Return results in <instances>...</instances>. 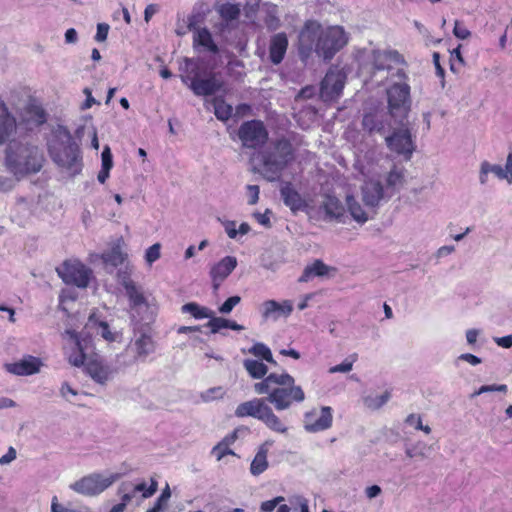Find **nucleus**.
I'll return each mask as SVG.
<instances>
[{
    "mask_svg": "<svg viewBox=\"0 0 512 512\" xmlns=\"http://www.w3.org/2000/svg\"><path fill=\"white\" fill-rule=\"evenodd\" d=\"M241 302V297L238 295L231 296L219 307V312L222 314L230 313L233 308Z\"/></svg>",
    "mask_w": 512,
    "mask_h": 512,
    "instance_id": "nucleus-48",
    "label": "nucleus"
},
{
    "mask_svg": "<svg viewBox=\"0 0 512 512\" xmlns=\"http://www.w3.org/2000/svg\"><path fill=\"white\" fill-rule=\"evenodd\" d=\"M101 157H102V167L101 168L111 170V168L113 166V159H112V154H111L109 147H105L103 149Z\"/></svg>",
    "mask_w": 512,
    "mask_h": 512,
    "instance_id": "nucleus-56",
    "label": "nucleus"
},
{
    "mask_svg": "<svg viewBox=\"0 0 512 512\" xmlns=\"http://www.w3.org/2000/svg\"><path fill=\"white\" fill-rule=\"evenodd\" d=\"M156 348V343L150 328L141 329L135 333V337L131 340L127 347V351L133 352V360L125 362L126 365L133 364L138 360H145L148 355L153 353Z\"/></svg>",
    "mask_w": 512,
    "mask_h": 512,
    "instance_id": "nucleus-11",
    "label": "nucleus"
},
{
    "mask_svg": "<svg viewBox=\"0 0 512 512\" xmlns=\"http://www.w3.org/2000/svg\"><path fill=\"white\" fill-rule=\"evenodd\" d=\"M193 44L194 47L202 46L213 54H217L219 52V48L213 41L212 35L207 28H201L196 31L193 37Z\"/></svg>",
    "mask_w": 512,
    "mask_h": 512,
    "instance_id": "nucleus-33",
    "label": "nucleus"
},
{
    "mask_svg": "<svg viewBox=\"0 0 512 512\" xmlns=\"http://www.w3.org/2000/svg\"><path fill=\"white\" fill-rule=\"evenodd\" d=\"M248 194H249V200L248 203L250 205H254L258 202L259 199V186L257 185H248L247 186Z\"/></svg>",
    "mask_w": 512,
    "mask_h": 512,
    "instance_id": "nucleus-58",
    "label": "nucleus"
},
{
    "mask_svg": "<svg viewBox=\"0 0 512 512\" xmlns=\"http://www.w3.org/2000/svg\"><path fill=\"white\" fill-rule=\"evenodd\" d=\"M71 339L74 341V347L68 354V361L75 367L86 365L90 360L88 355L93 351V343L91 337H78L75 331H67Z\"/></svg>",
    "mask_w": 512,
    "mask_h": 512,
    "instance_id": "nucleus-15",
    "label": "nucleus"
},
{
    "mask_svg": "<svg viewBox=\"0 0 512 512\" xmlns=\"http://www.w3.org/2000/svg\"><path fill=\"white\" fill-rule=\"evenodd\" d=\"M44 162L45 158L39 147L17 141L8 144L5 166L17 179L38 173Z\"/></svg>",
    "mask_w": 512,
    "mask_h": 512,
    "instance_id": "nucleus-3",
    "label": "nucleus"
},
{
    "mask_svg": "<svg viewBox=\"0 0 512 512\" xmlns=\"http://www.w3.org/2000/svg\"><path fill=\"white\" fill-rule=\"evenodd\" d=\"M160 250L161 245L159 243L153 244L146 250L145 260L149 265H151L160 258Z\"/></svg>",
    "mask_w": 512,
    "mask_h": 512,
    "instance_id": "nucleus-49",
    "label": "nucleus"
},
{
    "mask_svg": "<svg viewBox=\"0 0 512 512\" xmlns=\"http://www.w3.org/2000/svg\"><path fill=\"white\" fill-rule=\"evenodd\" d=\"M386 182L387 186L393 188L402 185L404 182V170L394 166L388 173Z\"/></svg>",
    "mask_w": 512,
    "mask_h": 512,
    "instance_id": "nucleus-43",
    "label": "nucleus"
},
{
    "mask_svg": "<svg viewBox=\"0 0 512 512\" xmlns=\"http://www.w3.org/2000/svg\"><path fill=\"white\" fill-rule=\"evenodd\" d=\"M120 477L121 474L119 473H111L108 476H103L100 473H92L76 481L71 485V488L77 493L95 496L109 488Z\"/></svg>",
    "mask_w": 512,
    "mask_h": 512,
    "instance_id": "nucleus-10",
    "label": "nucleus"
},
{
    "mask_svg": "<svg viewBox=\"0 0 512 512\" xmlns=\"http://www.w3.org/2000/svg\"><path fill=\"white\" fill-rule=\"evenodd\" d=\"M386 144L390 150L403 155L406 160L411 158L414 151V144L408 128L394 131L392 135L386 137Z\"/></svg>",
    "mask_w": 512,
    "mask_h": 512,
    "instance_id": "nucleus-16",
    "label": "nucleus"
},
{
    "mask_svg": "<svg viewBox=\"0 0 512 512\" xmlns=\"http://www.w3.org/2000/svg\"><path fill=\"white\" fill-rule=\"evenodd\" d=\"M240 431V428H235L231 433L227 434L220 442L224 445V446H228L229 448H231V446L237 441Z\"/></svg>",
    "mask_w": 512,
    "mask_h": 512,
    "instance_id": "nucleus-57",
    "label": "nucleus"
},
{
    "mask_svg": "<svg viewBox=\"0 0 512 512\" xmlns=\"http://www.w3.org/2000/svg\"><path fill=\"white\" fill-rule=\"evenodd\" d=\"M348 42V36L341 26L324 28L315 20H307L299 33L298 49L302 57L315 52L324 60H331Z\"/></svg>",
    "mask_w": 512,
    "mask_h": 512,
    "instance_id": "nucleus-1",
    "label": "nucleus"
},
{
    "mask_svg": "<svg viewBox=\"0 0 512 512\" xmlns=\"http://www.w3.org/2000/svg\"><path fill=\"white\" fill-rule=\"evenodd\" d=\"M244 368L253 379H264L268 372V367L257 360L245 359L243 362Z\"/></svg>",
    "mask_w": 512,
    "mask_h": 512,
    "instance_id": "nucleus-36",
    "label": "nucleus"
},
{
    "mask_svg": "<svg viewBox=\"0 0 512 512\" xmlns=\"http://www.w3.org/2000/svg\"><path fill=\"white\" fill-rule=\"evenodd\" d=\"M356 360V355L352 360L345 359L342 363L329 368V373H346L352 370L353 362Z\"/></svg>",
    "mask_w": 512,
    "mask_h": 512,
    "instance_id": "nucleus-51",
    "label": "nucleus"
},
{
    "mask_svg": "<svg viewBox=\"0 0 512 512\" xmlns=\"http://www.w3.org/2000/svg\"><path fill=\"white\" fill-rule=\"evenodd\" d=\"M363 201L369 207H375L383 198V186L379 181H367L362 187Z\"/></svg>",
    "mask_w": 512,
    "mask_h": 512,
    "instance_id": "nucleus-24",
    "label": "nucleus"
},
{
    "mask_svg": "<svg viewBox=\"0 0 512 512\" xmlns=\"http://www.w3.org/2000/svg\"><path fill=\"white\" fill-rule=\"evenodd\" d=\"M86 371L94 381L100 384H105L112 375L111 369L97 359H90L87 362Z\"/></svg>",
    "mask_w": 512,
    "mask_h": 512,
    "instance_id": "nucleus-26",
    "label": "nucleus"
},
{
    "mask_svg": "<svg viewBox=\"0 0 512 512\" xmlns=\"http://www.w3.org/2000/svg\"><path fill=\"white\" fill-rule=\"evenodd\" d=\"M251 354L254 356L267 361L268 363H271L273 365H276V361L273 358L272 352L268 346H266L264 343H255L249 350Z\"/></svg>",
    "mask_w": 512,
    "mask_h": 512,
    "instance_id": "nucleus-41",
    "label": "nucleus"
},
{
    "mask_svg": "<svg viewBox=\"0 0 512 512\" xmlns=\"http://www.w3.org/2000/svg\"><path fill=\"white\" fill-rule=\"evenodd\" d=\"M211 455L214 456L217 461H220L227 455L236 456V453L228 446H224L221 442H218L211 449Z\"/></svg>",
    "mask_w": 512,
    "mask_h": 512,
    "instance_id": "nucleus-47",
    "label": "nucleus"
},
{
    "mask_svg": "<svg viewBox=\"0 0 512 512\" xmlns=\"http://www.w3.org/2000/svg\"><path fill=\"white\" fill-rule=\"evenodd\" d=\"M330 270L335 268L327 266L322 260H315L311 265H307L299 278V282H308L315 276H325Z\"/></svg>",
    "mask_w": 512,
    "mask_h": 512,
    "instance_id": "nucleus-30",
    "label": "nucleus"
},
{
    "mask_svg": "<svg viewBox=\"0 0 512 512\" xmlns=\"http://www.w3.org/2000/svg\"><path fill=\"white\" fill-rule=\"evenodd\" d=\"M48 152L53 162L71 176L82 171L81 151L69 131L65 130L52 140L48 145Z\"/></svg>",
    "mask_w": 512,
    "mask_h": 512,
    "instance_id": "nucleus-5",
    "label": "nucleus"
},
{
    "mask_svg": "<svg viewBox=\"0 0 512 512\" xmlns=\"http://www.w3.org/2000/svg\"><path fill=\"white\" fill-rule=\"evenodd\" d=\"M288 49V38L286 33L279 32L274 34L269 43V59L270 61L278 65L280 64Z\"/></svg>",
    "mask_w": 512,
    "mask_h": 512,
    "instance_id": "nucleus-21",
    "label": "nucleus"
},
{
    "mask_svg": "<svg viewBox=\"0 0 512 512\" xmlns=\"http://www.w3.org/2000/svg\"><path fill=\"white\" fill-rule=\"evenodd\" d=\"M42 362L34 356H27L20 361L7 364V370L15 375L28 376L39 372Z\"/></svg>",
    "mask_w": 512,
    "mask_h": 512,
    "instance_id": "nucleus-19",
    "label": "nucleus"
},
{
    "mask_svg": "<svg viewBox=\"0 0 512 512\" xmlns=\"http://www.w3.org/2000/svg\"><path fill=\"white\" fill-rule=\"evenodd\" d=\"M505 171L508 175V182H512V152L508 154L506 165H505Z\"/></svg>",
    "mask_w": 512,
    "mask_h": 512,
    "instance_id": "nucleus-64",
    "label": "nucleus"
},
{
    "mask_svg": "<svg viewBox=\"0 0 512 512\" xmlns=\"http://www.w3.org/2000/svg\"><path fill=\"white\" fill-rule=\"evenodd\" d=\"M14 187V182L8 177L0 176V191L8 192Z\"/></svg>",
    "mask_w": 512,
    "mask_h": 512,
    "instance_id": "nucleus-59",
    "label": "nucleus"
},
{
    "mask_svg": "<svg viewBox=\"0 0 512 512\" xmlns=\"http://www.w3.org/2000/svg\"><path fill=\"white\" fill-rule=\"evenodd\" d=\"M346 202L349 212L354 220L360 223H364L368 220L366 212L363 210L361 205L354 199L353 196H347Z\"/></svg>",
    "mask_w": 512,
    "mask_h": 512,
    "instance_id": "nucleus-39",
    "label": "nucleus"
},
{
    "mask_svg": "<svg viewBox=\"0 0 512 512\" xmlns=\"http://www.w3.org/2000/svg\"><path fill=\"white\" fill-rule=\"evenodd\" d=\"M157 489L158 482L154 478H151L149 486L145 482L134 484L131 481H124L118 486L117 495L128 505L138 493H141L140 499H147L153 496Z\"/></svg>",
    "mask_w": 512,
    "mask_h": 512,
    "instance_id": "nucleus-14",
    "label": "nucleus"
},
{
    "mask_svg": "<svg viewBox=\"0 0 512 512\" xmlns=\"http://www.w3.org/2000/svg\"><path fill=\"white\" fill-rule=\"evenodd\" d=\"M15 127V118L9 113L5 102L0 99V144L9 138Z\"/></svg>",
    "mask_w": 512,
    "mask_h": 512,
    "instance_id": "nucleus-25",
    "label": "nucleus"
},
{
    "mask_svg": "<svg viewBox=\"0 0 512 512\" xmlns=\"http://www.w3.org/2000/svg\"><path fill=\"white\" fill-rule=\"evenodd\" d=\"M333 424V410L330 406L312 408L304 414V429L310 433L328 430Z\"/></svg>",
    "mask_w": 512,
    "mask_h": 512,
    "instance_id": "nucleus-12",
    "label": "nucleus"
},
{
    "mask_svg": "<svg viewBox=\"0 0 512 512\" xmlns=\"http://www.w3.org/2000/svg\"><path fill=\"white\" fill-rule=\"evenodd\" d=\"M16 458V450L13 447H10L6 454H4L0 458V464H8L12 462Z\"/></svg>",
    "mask_w": 512,
    "mask_h": 512,
    "instance_id": "nucleus-60",
    "label": "nucleus"
},
{
    "mask_svg": "<svg viewBox=\"0 0 512 512\" xmlns=\"http://www.w3.org/2000/svg\"><path fill=\"white\" fill-rule=\"evenodd\" d=\"M322 208L324 209L327 216L330 218L339 219L344 215V206L341 201L332 195H326L324 201L322 203Z\"/></svg>",
    "mask_w": 512,
    "mask_h": 512,
    "instance_id": "nucleus-34",
    "label": "nucleus"
},
{
    "mask_svg": "<svg viewBox=\"0 0 512 512\" xmlns=\"http://www.w3.org/2000/svg\"><path fill=\"white\" fill-rule=\"evenodd\" d=\"M238 137L241 140L243 147L257 150L267 143L269 132L263 121L253 119L244 121L240 125L238 129Z\"/></svg>",
    "mask_w": 512,
    "mask_h": 512,
    "instance_id": "nucleus-9",
    "label": "nucleus"
},
{
    "mask_svg": "<svg viewBox=\"0 0 512 512\" xmlns=\"http://www.w3.org/2000/svg\"><path fill=\"white\" fill-rule=\"evenodd\" d=\"M292 311L293 305L289 300H284L282 303L275 300H267L263 303L262 316L264 319H268L270 317L277 319L280 316L288 317L291 315Z\"/></svg>",
    "mask_w": 512,
    "mask_h": 512,
    "instance_id": "nucleus-23",
    "label": "nucleus"
},
{
    "mask_svg": "<svg viewBox=\"0 0 512 512\" xmlns=\"http://www.w3.org/2000/svg\"><path fill=\"white\" fill-rule=\"evenodd\" d=\"M236 266V257L226 256L211 267L209 274L214 291H217L220 288L221 284L232 273Z\"/></svg>",
    "mask_w": 512,
    "mask_h": 512,
    "instance_id": "nucleus-18",
    "label": "nucleus"
},
{
    "mask_svg": "<svg viewBox=\"0 0 512 512\" xmlns=\"http://www.w3.org/2000/svg\"><path fill=\"white\" fill-rule=\"evenodd\" d=\"M123 286L126 291V295L130 302V307L132 309L140 308V307H148V302L143 292L137 287V285L132 280H126L123 283Z\"/></svg>",
    "mask_w": 512,
    "mask_h": 512,
    "instance_id": "nucleus-28",
    "label": "nucleus"
},
{
    "mask_svg": "<svg viewBox=\"0 0 512 512\" xmlns=\"http://www.w3.org/2000/svg\"><path fill=\"white\" fill-rule=\"evenodd\" d=\"M392 76L397 77L398 81L392 83L386 90L388 111L393 118H400L402 122L411 109V88L403 68H398Z\"/></svg>",
    "mask_w": 512,
    "mask_h": 512,
    "instance_id": "nucleus-6",
    "label": "nucleus"
},
{
    "mask_svg": "<svg viewBox=\"0 0 512 512\" xmlns=\"http://www.w3.org/2000/svg\"><path fill=\"white\" fill-rule=\"evenodd\" d=\"M171 497L170 488L167 485L165 489L162 491L160 496L157 498L154 505L149 508L146 512H160L164 509L165 505L167 504L169 498Z\"/></svg>",
    "mask_w": 512,
    "mask_h": 512,
    "instance_id": "nucleus-44",
    "label": "nucleus"
},
{
    "mask_svg": "<svg viewBox=\"0 0 512 512\" xmlns=\"http://www.w3.org/2000/svg\"><path fill=\"white\" fill-rule=\"evenodd\" d=\"M346 75L337 69H329L321 81L320 96L325 102L336 101L342 94Z\"/></svg>",
    "mask_w": 512,
    "mask_h": 512,
    "instance_id": "nucleus-13",
    "label": "nucleus"
},
{
    "mask_svg": "<svg viewBox=\"0 0 512 512\" xmlns=\"http://www.w3.org/2000/svg\"><path fill=\"white\" fill-rule=\"evenodd\" d=\"M267 404L262 398H254L249 401L240 403L236 410L235 416L238 418L253 417L260 421V417L264 414Z\"/></svg>",
    "mask_w": 512,
    "mask_h": 512,
    "instance_id": "nucleus-20",
    "label": "nucleus"
},
{
    "mask_svg": "<svg viewBox=\"0 0 512 512\" xmlns=\"http://www.w3.org/2000/svg\"><path fill=\"white\" fill-rule=\"evenodd\" d=\"M214 114L217 119L227 121L231 118L233 107L228 104L222 96L214 97L212 100Z\"/></svg>",
    "mask_w": 512,
    "mask_h": 512,
    "instance_id": "nucleus-35",
    "label": "nucleus"
},
{
    "mask_svg": "<svg viewBox=\"0 0 512 512\" xmlns=\"http://www.w3.org/2000/svg\"><path fill=\"white\" fill-rule=\"evenodd\" d=\"M187 65H193L187 69V75L182 77V81L189 86L196 96H210L220 91L224 87V81L220 74L210 71L201 77L199 67L191 59H186Z\"/></svg>",
    "mask_w": 512,
    "mask_h": 512,
    "instance_id": "nucleus-7",
    "label": "nucleus"
},
{
    "mask_svg": "<svg viewBox=\"0 0 512 512\" xmlns=\"http://www.w3.org/2000/svg\"><path fill=\"white\" fill-rule=\"evenodd\" d=\"M460 359L467 361L471 365H478L481 363V359L473 354L465 353L460 356Z\"/></svg>",
    "mask_w": 512,
    "mask_h": 512,
    "instance_id": "nucleus-63",
    "label": "nucleus"
},
{
    "mask_svg": "<svg viewBox=\"0 0 512 512\" xmlns=\"http://www.w3.org/2000/svg\"><path fill=\"white\" fill-rule=\"evenodd\" d=\"M218 13L225 21H233L239 18L241 9L239 4L224 3L219 6Z\"/></svg>",
    "mask_w": 512,
    "mask_h": 512,
    "instance_id": "nucleus-38",
    "label": "nucleus"
},
{
    "mask_svg": "<svg viewBox=\"0 0 512 512\" xmlns=\"http://www.w3.org/2000/svg\"><path fill=\"white\" fill-rule=\"evenodd\" d=\"M109 32V25L106 23H99L97 25V32L95 35V40L98 42H103L107 39Z\"/></svg>",
    "mask_w": 512,
    "mask_h": 512,
    "instance_id": "nucleus-55",
    "label": "nucleus"
},
{
    "mask_svg": "<svg viewBox=\"0 0 512 512\" xmlns=\"http://www.w3.org/2000/svg\"><path fill=\"white\" fill-rule=\"evenodd\" d=\"M282 501H284V497H275L274 499L262 502L260 509L262 512H272L277 507V505Z\"/></svg>",
    "mask_w": 512,
    "mask_h": 512,
    "instance_id": "nucleus-54",
    "label": "nucleus"
},
{
    "mask_svg": "<svg viewBox=\"0 0 512 512\" xmlns=\"http://www.w3.org/2000/svg\"><path fill=\"white\" fill-rule=\"evenodd\" d=\"M254 390L259 395L266 394V400L278 411L286 410L293 404L305 400L304 390L300 385H296L294 377L287 372L268 374L254 384Z\"/></svg>",
    "mask_w": 512,
    "mask_h": 512,
    "instance_id": "nucleus-2",
    "label": "nucleus"
},
{
    "mask_svg": "<svg viewBox=\"0 0 512 512\" xmlns=\"http://www.w3.org/2000/svg\"><path fill=\"white\" fill-rule=\"evenodd\" d=\"M507 390H508V388H507V385H505V384L483 385L477 391H475L472 394V396L474 397V396H478L482 393L494 392V391L506 393Z\"/></svg>",
    "mask_w": 512,
    "mask_h": 512,
    "instance_id": "nucleus-50",
    "label": "nucleus"
},
{
    "mask_svg": "<svg viewBox=\"0 0 512 512\" xmlns=\"http://www.w3.org/2000/svg\"><path fill=\"white\" fill-rule=\"evenodd\" d=\"M19 117L20 124H23L29 130L34 127H39L47 121V113L45 109L35 99L29 100L21 110Z\"/></svg>",
    "mask_w": 512,
    "mask_h": 512,
    "instance_id": "nucleus-17",
    "label": "nucleus"
},
{
    "mask_svg": "<svg viewBox=\"0 0 512 512\" xmlns=\"http://www.w3.org/2000/svg\"><path fill=\"white\" fill-rule=\"evenodd\" d=\"M489 172L494 173L499 179H507L508 175L505 169L501 165H491L488 162H483L481 165L480 181L481 183L486 182V177Z\"/></svg>",
    "mask_w": 512,
    "mask_h": 512,
    "instance_id": "nucleus-40",
    "label": "nucleus"
},
{
    "mask_svg": "<svg viewBox=\"0 0 512 512\" xmlns=\"http://www.w3.org/2000/svg\"><path fill=\"white\" fill-rule=\"evenodd\" d=\"M453 34L461 40L468 39L471 36V32L459 20L454 23Z\"/></svg>",
    "mask_w": 512,
    "mask_h": 512,
    "instance_id": "nucleus-52",
    "label": "nucleus"
},
{
    "mask_svg": "<svg viewBox=\"0 0 512 512\" xmlns=\"http://www.w3.org/2000/svg\"><path fill=\"white\" fill-rule=\"evenodd\" d=\"M259 172L270 182L279 180L283 171L294 159V148L289 139L280 137L259 151Z\"/></svg>",
    "mask_w": 512,
    "mask_h": 512,
    "instance_id": "nucleus-4",
    "label": "nucleus"
},
{
    "mask_svg": "<svg viewBox=\"0 0 512 512\" xmlns=\"http://www.w3.org/2000/svg\"><path fill=\"white\" fill-rule=\"evenodd\" d=\"M391 63H404L403 56L397 51H387L379 54L374 60V68L378 71L391 70Z\"/></svg>",
    "mask_w": 512,
    "mask_h": 512,
    "instance_id": "nucleus-29",
    "label": "nucleus"
},
{
    "mask_svg": "<svg viewBox=\"0 0 512 512\" xmlns=\"http://www.w3.org/2000/svg\"><path fill=\"white\" fill-rule=\"evenodd\" d=\"M412 420H416V430H421L426 434H429L431 432V428L428 425L422 424V419L420 415L416 414H410L406 418L407 424H412Z\"/></svg>",
    "mask_w": 512,
    "mask_h": 512,
    "instance_id": "nucleus-53",
    "label": "nucleus"
},
{
    "mask_svg": "<svg viewBox=\"0 0 512 512\" xmlns=\"http://www.w3.org/2000/svg\"><path fill=\"white\" fill-rule=\"evenodd\" d=\"M210 318L211 319L205 324V326L210 328L211 333L215 334L220 332L222 329H227L228 319L212 316Z\"/></svg>",
    "mask_w": 512,
    "mask_h": 512,
    "instance_id": "nucleus-46",
    "label": "nucleus"
},
{
    "mask_svg": "<svg viewBox=\"0 0 512 512\" xmlns=\"http://www.w3.org/2000/svg\"><path fill=\"white\" fill-rule=\"evenodd\" d=\"M267 457L268 447L266 446V444H262L259 447L250 465V472L253 476H259L260 474L267 470L269 466Z\"/></svg>",
    "mask_w": 512,
    "mask_h": 512,
    "instance_id": "nucleus-32",
    "label": "nucleus"
},
{
    "mask_svg": "<svg viewBox=\"0 0 512 512\" xmlns=\"http://www.w3.org/2000/svg\"><path fill=\"white\" fill-rule=\"evenodd\" d=\"M281 197L284 204L291 209L292 212L303 210L306 202L300 193L293 187L292 183H285L280 189Z\"/></svg>",
    "mask_w": 512,
    "mask_h": 512,
    "instance_id": "nucleus-22",
    "label": "nucleus"
},
{
    "mask_svg": "<svg viewBox=\"0 0 512 512\" xmlns=\"http://www.w3.org/2000/svg\"><path fill=\"white\" fill-rule=\"evenodd\" d=\"M97 325L101 329V336L108 342H113L116 339L115 333L111 332L109 324L106 321H97L94 315H91L88 324Z\"/></svg>",
    "mask_w": 512,
    "mask_h": 512,
    "instance_id": "nucleus-42",
    "label": "nucleus"
},
{
    "mask_svg": "<svg viewBox=\"0 0 512 512\" xmlns=\"http://www.w3.org/2000/svg\"><path fill=\"white\" fill-rule=\"evenodd\" d=\"M181 311L182 313H189L195 319L210 318L213 315V312L209 308L200 306L196 302L184 304L181 307Z\"/></svg>",
    "mask_w": 512,
    "mask_h": 512,
    "instance_id": "nucleus-37",
    "label": "nucleus"
},
{
    "mask_svg": "<svg viewBox=\"0 0 512 512\" xmlns=\"http://www.w3.org/2000/svg\"><path fill=\"white\" fill-rule=\"evenodd\" d=\"M362 127L368 134H381L385 129V121L376 112L365 113L362 118Z\"/></svg>",
    "mask_w": 512,
    "mask_h": 512,
    "instance_id": "nucleus-31",
    "label": "nucleus"
},
{
    "mask_svg": "<svg viewBox=\"0 0 512 512\" xmlns=\"http://www.w3.org/2000/svg\"><path fill=\"white\" fill-rule=\"evenodd\" d=\"M126 255L121 251L120 247H113L106 255L105 261L114 266L121 265L125 261Z\"/></svg>",
    "mask_w": 512,
    "mask_h": 512,
    "instance_id": "nucleus-45",
    "label": "nucleus"
},
{
    "mask_svg": "<svg viewBox=\"0 0 512 512\" xmlns=\"http://www.w3.org/2000/svg\"><path fill=\"white\" fill-rule=\"evenodd\" d=\"M260 421L273 432L279 434H286L288 432L289 428L285 421L277 416L269 405L265 409L264 414L260 417Z\"/></svg>",
    "mask_w": 512,
    "mask_h": 512,
    "instance_id": "nucleus-27",
    "label": "nucleus"
},
{
    "mask_svg": "<svg viewBox=\"0 0 512 512\" xmlns=\"http://www.w3.org/2000/svg\"><path fill=\"white\" fill-rule=\"evenodd\" d=\"M51 512H72L66 509L62 504L58 502L57 496L52 498Z\"/></svg>",
    "mask_w": 512,
    "mask_h": 512,
    "instance_id": "nucleus-61",
    "label": "nucleus"
},
{
    "mask_svg": "<svg viewBox=\"0 0 512 512\" xmlns=\"http://www.w3.org/2000/svg\"><path fill=\"white\" fill-rule=\"evenodd\" d=\"M496 343L503 348L512 347V335L496 338Z\"/></svg>",
    "mask_w": 512,
    "mask_h": 512,
    "instance_id": "nucleus-62",
    "label": "nucleus"
},
{
    "mask_svg": "<svg viewBox=\"0 0 512 512\" xmlns=\"http://www.w3.org/2000/svg\"><path fill=\"white\" fill-rule=\"evenodd\" d=\"M56 272L62 281L67 285L85 289L93 277V271L78 259H67Z\"/></svg>",
    "mask_w": 512,
    "mask_h": 512,
    "instance_id": "nucleus-8",
    "label": "nucleus"
}]
</instances>
